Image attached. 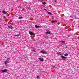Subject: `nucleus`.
I'll return each mask as SVG.
<instances>
[{
  "mask_svg": "<svg viewBox=\"0 0 79 79\" xmlns=\"http://www.w3.org/2000/svg\"><path fill=\"white\" fill-rule=\"evenodd\" d=\"M43 5H46V2H43L42 3Z\"/></svg>",
  "mask_w": 79,
  "mask_h": 79,
  "instance_id": "obj_8",
  "label": "nucleus"
},
{
  "mask_svg": "<svg viewBox=\"0 0 79 79\" xmlns=\"http://www.w3.org/2000/svg\"><path fill=\"white\" fill-rule=\"evenodd\" d=\"M8 27L9 28V29H13V27L11 26H8Z\"/></svg>",
  "mask_w": 79,
  "mask_h": 79,
  "instance_id": "obj_4",
  "label": "nucleus"
},
{
  "mask_svg": "<svg viewBox=\"0 0 79 79\" xmlns=\"http://www.w3.org/2000/svg\"><path fill=\"white\" fill-rule=\"evenodd\" d=\"M41 52L42 53H46V52L44 51H41Z\"/></svg>",
  "mask_w": 79,
  "mask_h": 79,
  "instance_id": "obj_9",
  "label": "nucleus"
},
{
  "mask_svg": "<svg viewBox=\"0 0 79 79\" xmlns=\"http://www.w3.org/2000/svg\"><path fill=\"white\" fill-rule=\"evenodd\" d=\"M62 44H64V41H62L61 42Z\"/></svg>",
  "mask_w": 79,
  "mask_h": 79,
  "instance_id": "obj_20",
  "label": "nucleus"
},
{
  "mask_svg": "<svg viewBox=\"0 0 79 79\" xmlns=\"http://www.w3.org/2000/svg\"><path fill=\"white\" fill-rule=\"evenodd\" d=\"M19 35H20V34H18V35H15V37H18L19 36Z\"/></svg>",
  "mask_w": 79,
  "mask_h": 79,
  "instance_id": "obj_12",
  "label": "nucleus"
},
{
  "mask_svg": "<svg viewBox=\"0 0 79 79\" xmlns=\"http://www.w3.org/2000/svg\"><path fill=\"white\" fill-rule=\"evenodd\" d=\"M51 22L52 23H56V22L54 20H52Z\"/></svg>",
  "mask_w": 79,
  "mask_h": 79,
  "instance_id": "obj_11",
  "label": "nucleus"
},
{
  "mask_svg": "<svg viewBox=\"0 0 79 79\" xmlns=\"http://www.w3.org/2000/svg\"><path fill=\"white\" fill-rule=\"evenodd\" d=\"M8 70H7V69H4L3 70H1V71H2V72H4V73H6V72Z\"/></svg>",
  "mask_w": 79,
  "mask_h": 79,
  "instance_id": "obj_2",
  "label": "nucleus"
},
{
  "mask_svg": "<svg viewBox=\"0 0 79 79\" xmlns=\"http://www.w3.org/2000/svg\"><path fill=\"white\" fill-rule=\"evenodd\" d=\"M23 17H19V19H22Z\"/></svg>",
  "mask_w": 79,
  "mask_h": 79,
  "instance_id": "obj_15",
  "label": "nucleus"
},
{
  "mask_svg": "<svg viewBox=\"0 0 79 79\" xmlns=\"http://www.w3.org/2000/svg\"><path fill=\"white\" fill-rule=\"evenodd\" d=\"M61 58H63V59H66V57H64V56H61Z\"/></svg>",
  "mask_w": 79,
  "mask_h": 79,
  "instance_id": "obj_6",
  "label": "nucleus"
},
{
  "mask_svg": "<svg viewBox=\"0 0 79 79\" xmlns=\"http://www.w3.org/2000/svg\"><path fill=\"white\" fill-rule=\"evenodd\" d=\"M38 59L41 62H43L44 61V58H39Z\"/></svg>",
  "mask_w": 79,
  "mask_h": 79,
  "instance_id": "obj_1",
  "label": "nucleus"
},
{
  "mask_svg": "<svg viewBox=\"0 0 79 79\" xmlns=\"http://www.w3.org/2000/svg\"><path fill=\"white\" fill-rule=\"evenodd\" d=\"M48 13L49 15H52V13H51V12H48Z\"/></svg>",
  "mask_w": 79,
  "mask_h": 79,
  "instance_id": "obj_13",
  "label": "nucleus"
},
{
  "mask_svg": "<svg viewBox=\"0 0 79 79\" xmlns=\"http://www.w3.org/2000/svg\"><path fill=\"white\" fill-rule=\"evenodd\" d=\"M29 32L30 34V35H34V33H32V32L29 31Z\"/></svg>",
  "mask_w": 79,
  "mask_h": 79,
  "instance_id": "obj_3",
  "label": "nucleus"
},
{
  "mask_svg": "<svg viewBox=\"0 0 79 79\" xmlns=\"http://www.w3.org/2000/svg\"><path fill=\"white\" fill-rule=\"evenodd\" d=\"M3 13H4V14H6V11H5L3 12Z\"/></svg>",
  "mask_w": 79,
  "mask_h": 79,
  "instance_id": "obj_18",
  "label": "nucleus"
},
{
  "mask_svg": "<svg viewBox=\"0 0 79 79\" xmlns=\"http://www.w3.org/2000/svg\"><path fill=\"white\" fill-rule=\"evenodd\" d=\"M35 27H36V28H39L40 27V26H37V25H35Z\"/></svg>",
  "mask_w": 79,
  "mask_h": 79,
  "instance_id": "obj_5",
  "label": "nucleus"
},
{
  "mask_svg": "<svg viewBox=\"0 0 79 79\" xmlns=\"http://www.w3.org/2000/svg\"><path fill=\"white\" fill-rule=\"evenodd\" d=\"M54 2H57V1H56V0H55V1H54Z\"/></svg>",
  "mask_w": 79,
  "mask_h": 79,
  "instance_id": "obj_22",
  "label": "nucleus"
},
{
  "mask_svg": "<svg viewBox=\"0 0 79 79\" xmlns=\"http://www.w3.org/2000/svg\"><path fill=\"white\" fill-rule=\"evenodd\" d=\"M64 56H68V54H64Z\"/></svg>",
  "mask_w": 79,
  "mask_h": 79,
  "instance_id": "obj_14",
  "label": "nucleus"
},
{
  "mask_svg": "<svg viewBox=\"0 0 79 79\" xmlns=\"http://www.w3.org/2000/svg\"><path fill=\"white\" fill-rule=\"evenodd\" d=\"M32 51L33 52H36V51L35 50H32Z\"/></svg>",
  "mask_w": 79,
  "mask_h": 79,
  "instance_id": "obj_19",
  "label": "nucleus"
},
{
  "mask_svg": "<svg viewBox=\"0 0 79 79\" xmlns=\"http://www.w3.org/2000/svg\"><path fill=\"white\" fill-rule=\"evenodd\" d=\"M7 61H9L10 60V57L7 58Z\"/></svg>",
  "mask_w": 79,
  "mask_h": 79,
  "instance_id": "obj_17",
  "label": "nucleus"
},
{
  "mask_svg": "<svg viewBox=\"0 0 79 79\" xmlns=\"http://www.w3.org/2000/svg\"><path fill=\"white\" fill-rule=\"evenodd\" d=\"M46 34H50V32H49V31H47L46 32Z\"/></svg>",
  "mask_w": 79,
  "mask_h": 79,
  "instance_id": "obj_10",
  "label": "nucleus"
},
{
  "mask_svg": "<svg viewBox=\"0 0 79 79\" xmlns=\"http://www.w3.org/2000/svg\"><path fill=\"white\" fill-rule=\"evenodd\" d=\"M7 62H8V61L7 60L5 61V62H4L5 64H7Z\"/></svg>",
  "mask_w": 79,
  "mask_h": 79,
  "instance_id": "obj_7",
  "label": "nucleus"
},
{
  "mask_svg": "<svg viewBox=\"0 0 79 79\" xmlns=\"http://www.w3.org/2000/svg\"><path fill=\"white\" fill-rule=\"evenodd\" d=\"M36 78H37V79H39V78H40V77H39V76H37L36 77Z\"/></svg>",
  "mask_w": 79,
  "mask_h": 79,
  "instance_id": "obj_16",
  "label": "nucleus"
},
{
  "mask_svg": "<svg viewBox=\"0 0 79 79\" xmlns=\"http://www.w3.org/2000/svg\"><path fill=\"white\" fill-rule=\"evenodd\" d=\"M44 10H45V11H47V10H46V9H44Z\"/></svg>",
  "mask_w": 79,
  "mask_h": 79,
  "instance_id": "obj_21",
  "label": "nucleus"
}]
</instances>
